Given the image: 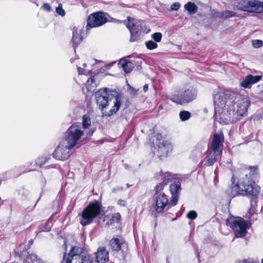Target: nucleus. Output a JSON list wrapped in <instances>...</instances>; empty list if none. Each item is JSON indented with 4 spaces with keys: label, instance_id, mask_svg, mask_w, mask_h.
<instances>
[{
    "label": "nucleus",
    "instance_id": "nucleus-18",
    "mask_svg": "<svg viewBox=\"0 0 263 263\" xmlns=\"http://www.w3.org/2000/svg\"><path fill=\"white\" fill-rule=\"evenodd\" d=\"M261 76H252L249 74L241 82L240 85L245 88H250L253 84L258 82L261 79Z\"/></svg>",
    "mask_w": 263,
    "mask_h": 263
},
{
    "label": "nucleus",
    "instance_id": "nucleus-39",
    "mask_svg": "<svg viewBox=\"0 0 263 263\" xmlns=\"http://www.w3.org/2000/svg\"><path fill=\"white\" fill-rule=\"evenodd\" d=\"M42 8L48 12H49L51 10V8L50 5L48 3H45L43 5Z\"/></svg>",
    "mask_w": 263,
    "mask_h": 263
},
{
    "label": "nucleus",
    "instance_id": "nucleus-34",
    "mask_svg": "<svg viewBox=\"0 0 263 263\" xmlns=\"http://www.w3.org/2000/svg\"><path fill=\"white\" fill-rule=\"evenodd\" d=\"M226 18L236 16V13L232 11L227 10L224 12V14L223 15Z\"/></svg>",
    "mask_w": 263,
    "mask_h": 263
},
{
    "label": "nucleus",
    "instance_id": "nucleus-22",
    "mask_svg": "<svg viewBox=\"0 0 263 263\" xmlns=\"http://www.w3.org/2000/svg\"><path fill=\"white\" fill-rule=\"evenodd\" d=\"M119 65L123 68L124 71L126 73L130 72L134 67V63L132 62L126 60H121L119 63Z\"/></svg>",
    "mask_w": 263,
    "mask_h": 263
},
{
    "label": "nucleus",
    "instance_id": "nucleus-49",
    "mask_svg": "<svg viewBox=\"0 0 263 263\" xmlns=\"http://www.w3.org/2000/svg\"><path fill=\"white\" fill-rule=\"evenodd\" d=\"M261 263H263V258L262 259Z\"/></svg>",
    "mask_w": 263,
    "mask_h": 263
},
{
    "label": "nucleus",
    "instance_id": "nucleus-36",
    "mask_svg": "<svg viewBox=\"0 0 263 263\" xmlns=\"http://www.w3.org/2000/svg\"><path fill=\"white\" fill-rule=\"evenodd\" d=\"M181 6V5L179 3L176 2L173 3L171 7V10L172 11H177L178 10Z\"/></svg>",
    "mask_w": 263,
    "mask_h": 263
},
{
    "label": "nucleus",
    "instance_id": "nucleus-1",
    "mask_svg": "<svg viewBox=\"0 0 263 263\" xmlns=\"http://www.w3.org/2000/svg\"><path fill=\"white\" fill-rule=\"evenodd\" d=\"M233 104L227 108L215 111V119L220 124H228L235 122L246 115L250 104L248 96H238L231 101Z\"/></svg>",
    "mask_w": 263,
    "mask_h": 263
},
{
    "label": "nucleus",
    "instance_id": "nucleus-26",
    "mask_svg": "<svg viewBox=\"0 0 263 263\" xmlns=\"http://www.w3.org/2000/svg\"><path fill=\"white\" fill-rule=\"evenodd\" d=\"M191 117V113L186 110H182L179 112V118L182 121L189 120Z\"/></svg>",
    "mask_w": 263,
    "mask_h": 263
},
{
    "label": "nucleus",
    "instance_id": "nucleus-37",
    "mask_svg": "<svg viewBox=\"0 0 263 263\" xmlns=\"http://www.w3.org/2000/svg\"><path fill=\"white\" fill-rule=\"evenodd\" d=\"M78 71L79 72V74H85V75L89 74L90 72V70H87L86 69H83V68H82L81 67H78Z\"/></svg>",
    "mask_w": 263,
    "mask_h": 263
},
{
    "label": "nucleus",
    "instance_id": "nucleus-4",
    "mask_svg": "<svg viewBox=\"0 0 263 263\" xmlns=\"http://www.w3.org/2000/svg\"><path fill=\"white\" fill-rule=\"evenodd\" d=\"M224 137L222 134L215 133L212 143L206 152L203 163L206 166H211L220 157L223 148Z\"/></svg>",
    "mask_w": 263,
    "mask_h": 263
},
{
    "label": "nucleus",
    "instance_id": "nucleus-6",
    "mask_svg": "<svg viewBox=\"0 0 263 263\" xmlns=\"http://www.w3.org/2000/svg\"><path fill=\"white\" fill-rule=\"evenodd\" d=\"M102 204L97 200L93 201L82 212L80 223L86 226L92 222L93 219L101 214Z\"/></svg>",
    "mask_w": 263,
    "mask_h": 263
},
{
    "label": "nucleus",
    "instance_id": "nucleus-25",
    "mask_svg": "<svg viewBox=\"0 0 263 263\" xmlns=\"http://www.w3.org/2000/svg\"><path fill=\"white\" fill-rule=\"evenodd\" d=\"M161 173L162 178L163 180V182L164 184L167 185L168 183L171 181L174 178V175H172L171 173L166 172L164 173H163L162 171L160 172Z\"/></svg>",
    "mask_w": 263,
    "mask_h": 263
},
{
    "label": "nucleus",
    "instance_id": "nucleus-3",
    "mask_svg": "<svg viewBox=\"0 0 263 263\" xmlns=\"http://www.w3.org/2000/svg\"><path fill=\"white\" fill-rule=\"evenodd\" d=\"M97 104L102 111L110 105H112L108 111L103 112V116L110 117L115 115L119 110L122 100L121 93L115 89L110 90L107 88H103L98 90L95 93Z\"/></svg>",
    "mask_w": 263,
    "mask_h": 263
},
{
    "label": "nucleus",
    "instance_id": "nucleus-24",
    "mask_svg": "<svg viewBox=\"0 0 263 263\" xmlns=\"http://www.w3.org/2000/svg\"><path fill=\"white\" fill-rule=\"evenodd\" d=\"M50 158V155H44L41 157H39L35 160V165L41 167L42 165H43L47 162H48Z\"/></svg>",
    "mask_w": 263,
    "mask_h": 263
},
{
    "label": "nucleus",
    "instance_id": "nucleus-21",
    "mask_svg": "<svg viewBox=\"0 0 263 263\" xmlns=\"http://www.w3.org/2000/svg\"><path fill=\"white\" fill-rule=\"evenodd\" d=\"M83 37L81 35V30H78L77 28L74 27L72 30V46L76 49L77 46L82 41Z\"/></svg>",
    "mask_w": 263,
    "mask_h": 263
},
{
    "label": "nucleus",
    "instance_id": "nucleus-20",
    "mask_svg": "<svg viewBox=\"0 0 263 263\" xmlns=\"http://www.w3.org/2000/svg\"><path fill=\"white\" fill-rule=\"evenodd\" d=\"M109 246L112 250L119 251L123 248H127V244L122 239L114 238L110 240Z\"/></svg>",
    "mask_w": 263,
    "mask_h": 263
},
{
    "label": "nucleus",
    "instance_id": "nucleus-8",
    "mask_svg": "<svg viewBox=\"0 0 263 263\" xmlns=\"http://www.w3.org/2000/svg\"><path fill=\"white\" fill-rule=\"evenodd\" d=\"M196 96L197 92L195 89L193 88L182 89L173 95L170 99L177 104L183 105L192 102L195 99Z\"/></svg>",
    "mask_w": 263,
    "mask_h": 263
},
{
    "label": "nucleus",
    "instance_id": "nucleus-30",
    "mask_svg": "<svg viewBox=\"0 0 263 263\" xmlns=\"http://www.w3.org/2000/svg\"><path fill=\"white\" fill-rule=\"evenodd\" d=\"M165 184H164L163 182H161L158 183L155 188V190L156 191V193L155 194H160L161 193V192L163 190L164 186H165Z\"/></svg>",
    "mask_w": 263,
    "mask_h": 263
},
{
    "label": "nucleus",
    "instance_id": "nucleus-17",
    "mask_svg": "<svg viewBox=\"0 0 263 263\" xmlns=\"http://www.w3.org/2000/svg\"><path fill=\"white\" fill-rule=\"evenodd\" d=\"M180 191L181 183L179 181L170 185V192L172 195V199L170 202V204L172 206H174L177 204Z\"/></svg>",
    "mask_w": 263,
    "mask_h": 263
},
{
    "label": "nucleus",
    "instance_id": "nucleus-10",
    "mask_svg": "<svg viewBox=\"0 0 263 263\" xmlns=\"http://www.w3.org/2000/svg\"><path fill=\"white\" fill-rule=\"evenodd\" d=\"M127 20L128 23L126 25L130 33L129 41L131 42L137 41L140 39L143 30V22L129 16L127 17Z\"/></svg>",
    "mask_w": 263,
    "mask_h": 263
},
{
    "label": "nucleus",
    "instance_id": "nucleus-33",
    "mask_svg": "<svg viewBox=\"0 0 263 263\" xmlns=\"http://www.w3.org/2000/svg\"><path fill=\"white\" fill-rule=\"evenodd\" d=\"M197 217V214L195 211H191L187 214V217L191 219H195Z\"/></svg>",
    "mask_w": 263,
    "mask_h": 263
},
{
    "label": "nucleus",
    "instance_id": "nucleus-38",
    "mask_svg": "<svg viewBox=\"0 0 263 263\" xmlns=\"http://www.w3.org/2000/svg\"><path fill=\"white\" fill-rule=\"evenodd\" d=\"M239 263H258V262L253 259L248 258L247 259H243Z\"/></svg>",
    "mask_w": 263,
    "mask_h": 263
},
{
    "label": "nucleus",
    "instance_id": "nucleus-32",
    "mask_svg": "<svg viewBox=\"0 0 263 263\" xmlns=\"http://www.w3.org/2000/svg\"><path fill=\"white\" fill-rule=\"evenodd\" d=\"M56 12L61 16H64L65 14V11L62 8L61 4L59 5V6L56 8Z\"/></svg>",
    "mask_w": 263,
    "mask_h": 263
},
{
    "label": "nucleus",
    "instance_id": "nucleus-7",
    "mask_svg": "<svg viewBox=\"0 0 263 263\" xmlns=\"http://www.w3.org/2000/svg\"><path fill=\"white\" fill-rule=\"evenodd\" d=\"M92 259L89 255L83 254L82 248L75 246L64 255L61 263H92Z\"/></svg>",
    "mask_w": 263,
    "mask_h": 263
},
{
    "label": "nucleus",
    "instance_id": "nucleus-11",
    "mask_svg": "<svg viewBox=\"0 0 263 263\" xmlns=\"http://www.w3.org/2000/svg\"><path fill=\"white\" fill-rule=\"evenodd\" d=\"M237 8L240 10L259 13L263 11V2L240 0L237 5Z\"/></svg>",
    "mask_w": 263,
    "mask_h": 263
},
{
    "label": "nucleus",
    "instance_id": "nucleus-13",
    "mask_svg": "<svg viewBox=\"0 0 263 263\" xmlns=\"http://www.w3.org/2000/svg\"><path fill=\"white\" fill-rule=\"evenodd\" d=\"M231 227L237 238L243 237L247 233L248 223L242 218H240L233 220Z\"/></svg>",
    "mask_w": 263,
    "mask_h": 263
},
{
    "label": "nucleus",
    "instance_id": "nucleus-9",
    "mask_svg": "<svg viewBox=\"0 0 263 263\" xmlns=\"http://www.w3.org/2000/svg\"><path fill=\"white\" fill-rule=\"evenodd\" d=\"M239 95H236L233 92H220L214 96V103L215 111L218 110L219 109H222L227 104L228 107L231 105L234 101Z\"/></svg>",
    "mask_w": 263,
    "mask_h": 263
},
{
    "label": "nucleus",
    "instance_id": "nucleus-45",
    "mask_svg": "<svg viewBox=\"0 0 263 263\" xmlns=\"http://www.w3.org/2000/svg\"><path fill=\"white\" fill-rule=\"evenodd\" d=\"M32 243H33V240H32V239H30V240L29 241V242H28V245H29V246H31V245H32Z\"/></svg>",
    "mask_w": 263,
    "mask_h": 263
},
{
    "label": "nucleus",
    "instance_id": "nucleus-35",
    "mask_svg": "<svg viewBox=\"0 0 263 263\" xmlns=\"http://www.w3.org/2000/svg\"><path fill=\"white\" fill-rule=\"evenodd\" d=\"M263 42L261 40H254L253 41V46L255 48H259L262 45Z\"/></svg>",
    "mask_w": 263,
    "mask_h": 263
},
{
    "label": "nucleus",
    "instance_id": "nucleus-31",
    "mask_svg": "<svg viewBox=\"0 0 263 263\" xmlns=\"http://www.w3.org/2000/svg\"><path fill=\"white\" fill-rule=\"evenodd\" d=\"M162 34L160 32H155L152 35V37L156 42H160L162 39Z\"/></svg>",
    "mask_w": 263,
    "mask_h": 263
},
{
    "label": "nucleus",
    "instance_id": "nucleus-19",
    "mask_svg": "<svg viewBox=\"0 0 263 263\" xmlns=\"http://www.w3.org/2000/svg\"><path fill=\"white\" fill-rule=\"evenodd\" d=\"M95 258L98 263H106L109 260L108 252L104 247H100L96 253Z\"/></svg>",
    "mask_w": 263,
    "mask_h": 263
},
{
    "label": "nucleus",
    "instance_id": "nucleus-14",
    "mask_svg": "<svg viewBox=\"0 0 263 263\" xmlns=\"http://www.w3.org/2000/svg\"><path fill=\"white\" fill-rule=\"evenodd\" d=\"M154 199L155 203L154 207L157 213H162L168 204H170L168 199L164 194H155Z\"/></svg>",
    "mask_w": 263,
    "mask_h": 263
},
{
    "label": "nucleus",
    "instance_id": "nucleus-15",
    "mask_svg": "<svg viewBox=\"0 0 263 263\" xmlns=\"http://www.w3.org/2000/svg\"><path fill=\"white\" fill-rule=\"evenodd\" d=\"M73 147H69V144L66 145L60 144L53 153V157L60 160L67 159L71 155L70 149Z\"/></svg>",
    "mask_w": 263,
    "mask_h": 263
},
{
    "label": "nucleus",
    "instance_id": "nucleus-41",
    "mask_svg": "<svg viewBox=\"0 0 263 263\" xmlns=\"http://www.w3.org/2000/svg\"><path fill=\"white\" fill-rule=\"evenodd\" d=\"M114 218L116 219V221L118 222L121 218V215L119 213H116L114 216Z\"/></svg>",
    "mask_w": 263,
    "mask_h": 263
},
{
    "label": "nucleus",
    "instance_id": "nucleus-12",
    "mask_svg": "<svg viewBox=\"0 0 263 263\" xmlns=\"http://www.w3.org/2000/svg\"><path fill=\"white\" fill-rule=\"evenodd\" d=\"M107 21V14L102 12L93 13L89 15L87 20L86 29L101 26Z\"/></svg>",
    "mask_w": 263,
    "mask_h": 263
},
{
    "label": "nucleus",
    "instance_id": "nucleus-46",
    "mask_svg": "<svg viewBox=\"0 0 263 263\" xmlns=\"http://www.w3.org/2000/svg\"><path fill=\"white\" fill-rule=\"evenodd\" d=\"M231 181L233 183V184L234 183V176L232 177V179H231Z\"/></svg>",
    "mask_w": 263,
    "mask_h": 263
},
{
    "label": "nucleus",
    "instance_id": "nucleus-23",
    "mask_svg": "<svg viewBox=\"0 0 263 263\" xmlns=\"http://www.w3.org/2000/svg\"><path fill=\"white\" fill-rule=\"evenodd\" d=\"M184 9L187 10L190 14H195L198 10V7L192 2H189L184 6Z\"/></svg>",
    "mask_w": 263,
    "mask_h": 263
},
{
    "label": "nucleus",
    "instance_id": "nucleus-29",
    "mask_svg": "<svg viewBox=\"0 0 263 263\" xmlns=\"http://www.w3.org/2000/svg\"><path fill=\"white\" fill-rule=\"evenodd\" d=\"M145 46L149 50H153L156 48L158 46L157 44L153 41H148L145 42Z\"/></svg>",
    "mask_w": 263,
    "mask_h": 263
},
{
    "label": "nucleus",
    "instance_id": "nucleus-40",
    "mask_svg": "<svg viewBox=\"0 0 263 263\" xmlns=\"http://www.w3.org/2000/svg\"><path fill=\"white\" fill-rule=\"evenodd\" d=\"M118 204L122 206H125L126 205V201L124 200L119 199L118 201Z\"/></svg>",
    "mask_w": 263,
    "mask_h": 263
},
{
    "label": "nucleus",
    "instance_id": "nucleus-27",
    "mask_svg": "<svg viewBox=\"0 0 263 263\" xmlns=\"http://www.w3.org/2000/svg\"><path fill=\"white\" fill-rule=\"evenodd\" d=\"M51 228V222L50 221H46L44 223L40 226L39 230L40 231L49 232L50 231Z\"/></svg>",
    "mask_w": 263,
    "mask_h": 263
},
{
    "label": "nucleus",
    "instance_id": "nucleus-47",
    "mask_svg": "<svg viewBox=\"0 0 263 263\" xmlns=\"http://www.w3.org/2000/svg\"><path fill=\"white\" fill-rule=\"evenodd\" d=\"M127 187H129L130 186V185L128 184H127Z\"/></svg>",
    "mask_w": 263,
    "mask_h": 263
},
{
    "label": "nucleus",
    "instance_id": "nucleus-5",
    "mask_svg": "<svg viewBox=\"0 0 263 263\" xmlns=\"http://www.w3.org/2000/svg\"><path fill=\"white\" fill-rule=\"evenodd\" d=\"M93 132H87L85 135L84 130L82 129L81 123H77L71 125L65 133V141L69 144V147H73L78 141L83 138L82 141L86 142Z\"/></svg>",
    "mask_w": 263,
    "mask_h": 263
},
{
    "label": "nucleus",
    "instance_id": "nucleus-44",
    "mask_svg": "<svg viewBox=\"0 0 263 263\" xmlns=\"http://www.w3.org/2000/svg\"><path fill=\"white\" fill-rule=\"evenodd\" d=\"M148 85H145L143 86V90L144 92H146L148 90Z\"/></svg>",
    "mask_w": 263,
    "mask_h": 263
},
{
    "label": "nucleus",
    "instance_id": "nucleus-43",
    "mask_svg": "<svg viewBox=\"0 0 263 263\" xmlns=\"http://www.w3.org/2000/svg\"><path fill=\"white\" fill-rule=\"evenodd\" d=\"M95 81V80H94V78H92V77H90L89 78L87 81V83H89V82H91V83H93V82Z\"/></svg>",
    "mask_w": 263,
    "mask_h": 263
},
{
    "label": "nucleus",
    "instance_id": "nucleus-28",
    "mask_svg": "<svg viewBox=\"0 0 263 263\" xmlns=\"http://www.w3.org/2000/svg\"><path fill=\"white\" fill-rule=\"evenodd\" d=\"M90 119L86 115H84L83 117L82 129L83 128L86 129L90 125Z\"/></svg>",
    "mask_w": 263,
    "mask_h": 263
},
{
    "label": "nucleus",
    "instance_id": "nucleus-2",
    "mask_svg": "<svg viewBox=\"0 0 263 263\" xmlns=\"http://www.w3.org/2000/svg\"><path fill=\"white\" fill-rule=\"evenodd\" d=\"M255 170L254 167L249 166L241 168L238 171V181L231 189V196L256 197L259 195L260 187L252 178V175L254 174Z\"/></svg>",
    "mask_w": 263,
    "mask_h": 263
},
{
    "label": "nucleus",
    "instance_id": "nucleus-42",
    "mask_svg": "<svg viewBox=\"0 0 263 263\" xmlns=\"http://www.w3.org/2000/svg\"><path fill=\"white\" fill-rule=\"evenodd\" d=\"M129 89L132 91V94L134 95L136 93V90L132 86L129 85Z\"/></svg>",
    "mask_w": 263,
    "mask_h": 263
},
{
    "label": "nucleus",
    "instance_id": "nucleus-16",
    "mask_svg": "<svg viewBox=\"0 0 263 263\" xmlns=\"http://www.w3.org/2000/svg\"><path fill=\"white\" fill-rule=\"evenodd\" d=\"M157 155L159 157H165L172 150V145L167 140H163L158 145Z\"/></svg>",
    "mask_w": 263,
    "mask_h": 263
},
{
    "label": "nucleus",
    "instance_id": "nucleus-48",
    "mask_svg": "<svg viewBox=\"0 0 263 263\" xmlns=\"http://www.w3.org/2000/svg\"><path fill=\"white\" fill-rule=\"evenodd\" d=\"M83 66H86V64H83Z\"/></svg>",
    "mask_w": 263,
    "mask_h": 263
}]
</instances>
